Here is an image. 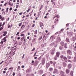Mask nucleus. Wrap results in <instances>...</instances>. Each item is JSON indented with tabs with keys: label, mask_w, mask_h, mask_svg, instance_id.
I'll return each instance as SVG.
<instances>
[{
	"label": "nucleus",
	"mask_w": 76,
	"mask_h": 76,
	"mask_svg": "<svg viewBox=\"0 0 76 76\" xmlns=\"http://www.w3.org/2000/svg\"><path fill=\"white\" fill-rule=\"evenodd\" d=\"M67 35H69L70 37L71 36H73V32H70L69 33L68 32H67Z\"/></svg>",
	"instance_id": "nucleus-1"
},
{
	"label": "nucleus",
	"mask_w": 76,
	"mask_h": 76,
	"mask_svg": "<svg viewBox=\"0 0 76 76\" xmlns=\"http://www.w3.org/2000/svg\"><path fill=\"white\" fill-rule=\"evenodd\" d=\"M55 38H56V37L54 36H53L51 37L50 38V40H51V41H53Z\"/></svg>",
	"instance_id": "nucleus-2"
},
{
	"label": "nucleus",
	"mask_w": 76,
	"mask_h": 76,
	"mask_svg": "<svg viewBox=\"0 0 76 76\" xmlns=\"http://www.w3.org/2000/svg\"><path fill=\"white\" fill-rule=\"evenodd\" d=\"M61 41V39H60V37H57V39H56V42L57 43L58 42H59Z\"/></svg>",
	"instance_id": "nucleus-3"
},
{
	"label": "nucleus",
	"mask_w": 76,
	"mask_h": 76,
	"mask_svg": "<svg viewBox=\"0 0 76 76\" xmlns=\"http://www.w3.org/2000/svg\"><path fill=\"white\" fill-rule=\"evenodd\" d=\"M68 69H71L72 67V65L71 64H69L68 65Z\"/></svg>",
	"instance_id": "nucleus-4"
},
{
	"label": "nucleus",
	"mask_w": 76,
	"mask_h": 76,
	"mask_svg": "<svg viewBox=\"0 0 76 76\" xmlns=\"http://www.w3.org/2000/svg\"><path fill=\"white\" fill-rule=\"evenodd\" d=\"M68 54H70V55H72V51L71 50H69L67 51Z\"/></svg>",
	"instance_id": "nucleus-5"
},
{
	"label": "nucleus",
	"mask_w": 76,
	"mask_h": 76,
	"mask_svg": "<svg viewBox=\"0 0 76 76\" xmlns=\"http://www.w3.org/2000/svg\"><path fill=\"white\" fill-rule=\"evenodd\" d=\"M58 72V70L56 69H55L53 71V73L54 74H55V73H57Z\"/></svg>",
	"instance_id": "nucleus-6"
},
{
	"label": "nucleus",
	"mask_w": 76,
	"mask_h": 76,
	"mask_svg": "<svg viewBox=\"0 0 76 76\" xmlns=\"http://www.w3.org/2000/svg\"><path fill=\"white\" fill-rule=\"evenodd\" d=\"M10 54H11V56H13L15 54V52L13 53L12 51L10 52L9 53V55H10Z\"/></svg>",
	"instance_id": "nucleus-7"
},
{
	"label": "nucleus",
	"mask_w": 76,
	"mask_h": 76,
	"mask_svg": "<svg viewBox=\"0 0 76 76\" xmlns=\"http://www.w3.org/2000/svg\"><path fill=\"white\" fill-rule=\"evenodd\" d=\"M56 56L58 57L59 56H60V52H57L56 53Z\"/></svg>",
	"instance_id": "nucleus-8"
},
{
	"label": "nucleus",
	"mask_w": 76,
	"mask_h": 76,
	"mask_svg": "<svg viewBox=\"0 0 76 76\" xmlns=\"http://www.w3.org/2000/svg\"><path fill=\"white\" fill-rule=\"evenodd\" d=\"M69 72H70V70H69V69H67L66 70V73L67 74H68V73H69Z\"/></svg>",
	"instance_id": "nucleus-9"
},
{
	"label": "nucleus",
	"mask_w": 76,
	"mask_h": 76,
	"mask_svg": "<svg viewBox=\"0 0 76 76\" xmlns=\"http://www.w3.org/2000/svg\"><path fill=\"white\" fill-rule=\"evenodd\" d=\"M63 65L64 67H66L67 66V64L65 63L64 62L63 63Z\"/></svg>",
	"instance_id": "nucleus-10"
},
{
	"label": "nucleus",
	"mask_w": 76,
	"mask_h": 76,
	"mask_svg": "<svg viewBox=\"0 0 76 76\" xmlns=\"http://www.w3.org/2000/svg\"><path fill=\"white\" fill-rule=\"evenodd\" d=\"M53 70V68H50L49 69V71H50V72H52Z\"/></svg>",
	"instance_id": "nucleus-11"
},
{
	"label": "nucleus",
	"mask_w": 76,
	"mask_h": 76,
	"mask_svg": "<svg viewBox=\"0 0 76 76\" xmlns=\"http://www.w3.org/2000/svg\"><path fill=\"white\" fill-rule=\"evenodd\" d=\"M44 73V72H43V71L42 70H40L39 71V73L40 74H42V73Z\"/></svg>",
	"instance_id": "nucleus-12"
},
{
	"label": "nucleus",
	"mask_w": 76,
	"mask_h": 76,
	"mask_svg": "<svg viewBox=\"0 0 76 76\" xmlns=\"http://www.w3.org/2000/svg\"><path fill=\"white\" fill-rule=\"evenodd\" d=\"M73 72L72 71H71L70 72V75L71 76H73Z\"/></svg>",
	"instance_id": "nucleus-13"
},
{
	"label": "nucleus",
	"mask_w": 76,
	"mask_h": 76,
	"mask_svg": "<svg viewBox=\"0 0 76 76\" xmlns=\"http://www.w3.org/2000/svg\"><path fill=\"white\" fill-rule=\"evenodd\" d=\"M60 74L62 75H64V72H63V71H61L60 72Z\"/></svg>",
	"instance_id": "nucleus-14"
},
{
	"label": "nucleus",
	"mask_w": 76,
	"mask_h": 76,
	"mask_svg": "<svg viewBox=\"0 0 76 76\" xmlns=\"http://www.w3.org/2000/svg\"><path fill=\"white\" fill-rule=\"evenodd\" d=\"M61 44L62 46H64V42H61Z\"/></svg>",
	"instance_id": "nucleus-15"
},
{
	"label": "nucleus",
	"mask_w": 76,
	"mask_h": 76,
	"mask_svg": "<svg viewBox=\"0 0 76 76\" xmlns=\"http://www.w3.org/2000/svg\"><path fill=\"white\" fill-rule=\"evenodd\" d=\"M55 45V43H54V42H53V43H51L50 45V46H53V45Z\"/></svg>",
	"instance_id": "nucleus-16"
},
{
	"label": "nucleus",
	"mask_w": 76,
	"mask_h": 76,
	"mask_svg": "<svg viewBox=\"0 0 76 76\" xmlns=\"http://www.w3.org/2000/svg\"><path fill=\"white\" fill-rule=\"evenodd\" d=\"M50 64L49 63H47L46 64V67H47V68H48V67L50 66Z\"/></svg>",
	"instance_id": "nucleus-17"
},
{
	"label": "nucleus",
	"mask_w": 76,
	"mask_h": 76,
	"mask_svg": "<svg viewBox=\"0 0 76 76\" xmlns=\"http://www.w3.org/2000/svg\"><path fill=\"white\" fill-rule=\"evenodd\" d=\"M57 17L58 18H60V16L58 15H57V16H55L54 17L53 19H54L55 18H57Z\"/></svg>",
	"instance_id": "nucleus-18"
},
{
	"label": "nucleus",
	"mask_w": 76,
	"mask_h": 76,
	"mask_svg": "<svg viewBox=\"0 0 76 76\" xmlns=\"http://www.w3.org/2000/svg\"><path fill=\"white\" fill-rule=\"evenodd\" d=\"M40 27H42L43 26H44V24H43V23H41L40 24Z\"/></svg>",
	"instance_id": "nucleus-19"
},
{
	"label": "nucleus",
	"mask_w": 76,
	"mask_h": 76,
	"mask_svg": "<svg viewBox=\"0 0 76 76\" xmlns=\"http://www.w3.org/2000/svg\"><path fill=\"white\" fill-rule=\"evenodd\" d=\"M20 70V66H18L17 70H18V71H19V70Z\"/></svg>",
	"instance_id": "nucleus-20"
},
{
	"label": "nucleus",
	"mask_w": 76,
	"mask_h": 76,
	"mask_svg": "<svg viewBox=\"0 0 76 76\" xmlns=\"http://www.w3.org/2000/svg\"><path fill=\"white\" fill-rule=\"evenodd\" d=\"M63 59L64 60H66L67 59V58L65 56L63 58Z\"/></svg>",
	"instance_id": "nucleus-21"
},
{
	"label": "nucleus",
	"mask_w": 76,
	"mask_h": 76,
	"mask_svg": "<svg viewBox=\"0 0 76 76\" xmlns=\"http://www.w3.org/2000/svg\"><path fill=\"white\" fill-rule=\"evenodd\" d=\"M64 31V29L62 28L61 30V31H59V33H61L63 31Z\"/></svg>",
	"instance_id": "nucleus-22"
},
{
	"label": "nucleus",
	"mask_w": 76,
	"mask_h": 76,
	"mask_svg": "<svg viewBox=\"0 0 76 76\" xmlns=\"http://www.w3.org/2000/svg\"><path fill=\"white\" fill-rule=\"evenodd\" d=\"M57 56H56L54 58V60H57Z\"/></svg>",
	"instance_id": "nucleus-23"
},
{
	"label": "nucleus",
	"mask_w": 76,
	"mask_h": 76,
	"mask_svg": "<svg viewBox=\"0 0 76 76\" xmlns=\"http://www.w3.org/2000/svg\"><path fill=\"white\" fill-rule=\"evenodd\" d=\"M51 54H54V51H52L51 52Z\"/></svg>",
	"instance_id": "nucleus-24"
},
{
	"label": "nucleus",
	"mask_w": 76,
	"mask_h": 76,
	"mask_svg": "<svg viewBox=\"0 0 76 76\" xmlns=\"http://www.w3.org/2000/svg\"><path fill=\"white\" fill-rule=\"evenodd\" d=\"M8 10H9V8H7L6 9V13L8 12Z\"/></svg>",
	"instance_id": "nucleus-25"
},
{
	"label": "nucleus",
	"mask_w": 76,
	"mask_h": 76,
	"mask_svg": "<svg viewBox=\"0 0 76 76\" xmlns=\"http://www.w3.org/2000/svg\"><path fill=\"white\" fill-rule=\"evenodd\" d=\"M44 63H45V61H42V64H44Z\"/></svg>",
	"instance_id": "nucleus-26"
},
{
	"label": "nucleus",
	"mask_w": 76,
	"mask_h": 76,
	"mask_svg": "<svg viewBox=\"0 0 76 76\" xmlns=\"http://www.w3.org/2000/svg\"><path fill=\"white\" fill-rule=\"evenodd\" d=\"M43 7V6H42V5H41L40 8V9L39 10V11L41 10L42 9V8Z\"/></svg>",
	"instance_id": "nucleus-27"
},
{
	"label": "nucleus",
	"mask_w": 76,
	"mask_h": 76,
	"mask_svg": "<svg viewBox=\"0 0 76 76\" xmlns=\"http://www.w3.org/2000/svg\"><path fill=\"white\" fill-rule=\"evenodd\" d=\"M12 24H11V25H9L8 28H12Z\"/></svg>",
	"instance_id": "nucleus-28"
},
{
	"label": "nucleus",
	"mask_w": 76,
	"mask_h": 76,
	"mask_svg": "<svg viewBox=\"0 0 76 76\" xmlns=\"http://www.w3.org/2000/svg\"><path fill=\"white\" fill-rule=\"evenodd\" d=\"M67 57H68V59H70V58H72V57H71V56H67Z\"/></svg>",
	"instance_id": "nucleus-29"
},
{
	"label": "nucleus",
	"mask_w": 76,
	"mask_h": 76,
	"mask_svg": "<svg viewBox=\"0 0 76 76\" xmlns=\"http://www.w3.org/2000/svg\"><path fill=\"white\" fill-rule=\"evenodd\" d=\"M41 13V11L39 12H38V16H39V15H40Z\"/></svg>",
	"instance_id": "nucleus-30"
},
{
	"label": "nucleus",
	"mask_w": 76,
	"mask_h": 76,
	"mask_svg": "<svg viewBox=\"0 0 76 76\" xmlns=\"http://www.w3.org/2000/svg\"><path fill=\"white\" fill-rule=\"evenodd\" d=\"M32 76V75H31V74H27L26 75V76Z\"/></svg>",
	"instance_id": "nucleus-31"
},
{
	"label": "nucleus",
	"mask_w": 76,
	"mask_h": 76,
	"mask_svg": "<svg viewBox=\"0 0 76 76\" xmlns=\"http://www.w3.org/2000/svg\"><path fill=\"white\" fill-rule=\"evenodd\" d=\"M34 33L35 34L37 35V30L35 31Z\"/></svg>",
	"instance_id": "nucleus-32"
},
{
	"label": "nucleus",
	"mask_w": 76,
	"mask_h": 76,
	"mask_svg": "<svg viewBox=\"0 0 76 76\" xmlns=\"http://www.w3.org/2000/svg\"><path fill=\"white\" fill-rule=\"evenodd\" d=\"M19 45H21V44H22V42H19Z\"/></svg>",
	"instance_id": "nucleus-33"
},
{
	"label": "nucleus",
	"mask_w": 76,
	"mask_h": 76,
	"mask_svg": "<svg viewBox=\"0 0 76 76\" xmlns=\"http://www.w3.org/2000/svg\"><path fill=\"white\" fill-rule=\"evenodd\" d=\"M42 61H45V58H42Z\"/></svg>",
	"instance_id": "nucleus-34"
},
{
	"label": "nucleus",
	"mask_w": 76,
	"mask_h": 76,
	"mask_svg": "<svg viewBox=\"0 0 76 76\" xmlns=\"http://www.w3.org/2000/svg\"><path fill=\"white\" fill-rule=\"evenodd\" d=\"M24 39V40H23L24 41H26V39H25V37H23L21 38V39Z\"/></svg>",
	"instance_id": "nucleus-35"
},
{
	"label": "nucleus",
	"mask_w": 76,
	"mask_h": 76,
	"mask_svg": "<svg viewBox=\"0 0 76 76\" xmlns=\"http://www.w3.org/2000/svg\"><path fill=\"white\" fill-rule=\"evenodd\" d=\"M46 36V38H47V37H48V35H50V34L49 33H48L47 35H46V34H45Z\"/></svg>",
	"instance_id": "nucleus-36"
},
{
	"label": "nucleus",
	"mask_w": 76,
	"mask_h": 76,
	"mask_svg": "<svg viewBox=\"0 0 76 76\" xmlns=\"http://www.w3.org/2000/svg\"><path fill=\"white\" fill-rule=\"evenodd\" d=\"M22 23H20L19 24V26H21V25H22Z\"/></svg>",
	"instance_id": "nucleus-37"
},
{
	"label": "nucleus",
	"mask_w": 76,
	"mask_h": 76,
	"mask_svg": "<svg viewBox=\"0 0 76 76\" xmlns=\"http://www.w3.org/2000/svg\"><path fill=\"white\" fill-rule=\"evenodd\" d=\"M64 47L65 48H67V45L65 44L64 46Z\"/></svg>",
	"instance_id": "nucleus-38"
},
{
	"label": "nucleus",
	"mask_w": 76,
	"mask_h": 76,
	"mask_svg": "<svg viewBox=\"0 0 76 76\" xmlns=\"http://www.w3.org/2000/svg\"><path fill=\"white\" fill-rule=\"evenodd\" d=\"M37 52H36V53H35L34 54V55L35 57L36 56H37V55H36V54H37Z\"/></svg>",
	"instance_id": "nucleus-39"
},
{
	"label": "nucleus",
	"mask_w": 76,
	"mask_h": 76,
	"mask_svg": "<svg viewBox=\"0 0 76 76\" xmlns=\"http://www.w3.org/2000/svg\"><path fill=\"white\" fill-rule=\"evenodd\" d=\"M9 5H10V6H13V3L11 4L10 3Z\"/></svg>",
	"instance_id": "nucleus-40"
},
{
	"label": "nucleus",
	"mask_w": 76,
	"mask_h": 76,
	"mask_svg": "<svg viewBox=\"0 0 76 76\" xmlns=\"http://www.w3.org/2000/svg\"><path fill=\"white\" fill-rule=\"evenodd\" d=\"M2 29H3V27H1L0 28V31H1L2 30Z\"/></svg>",
	"instance_id": "nucleus-41"
},
{
	"label": "nucleus",
	"mask_w": 76,
	"mask_h": 76,
	"mask_svg": "<svg viewBox=\"0 0 76 76\" xmlns=\"http://www.w3.org/2000/svg\"><path fill=\"white\" fill-rule=\"evenodd\" d=\"M59 49H60L61 50L63 49V47H62L60 46L59 47Z\"/></svg>",
	"instance_id": "nucleus-42"
},
{
	"label": "nucleus",
	"mask_w": 76,
	"mask_h": 76,
	"mask_svg": "<svg viewBox=\"0 0 76 76\" xmlns=\"http://www.w3.org/2000/svg\"><path fill=\"white\" fill-rule=\"evenodd\" d=\"M14 46H16L17 45H18V43H17L15 44L14 45Z\"/></svg>",
	"instance_id": "nucleus-43"
},
{
	"label": "nucleus",
	"mask_w": 76,
	"mask_h": 76,
	"mask_svg": "<svg viewBox=\"0 0 76 76\" xmlns=\"http://www.w3.org/2000/svg\"><path fill=\"white\" fill-rule=\"evenodd\" d=\"M24 56H25V54H23L22 57V59H23L24 58Z\"/></svg>",
	"instance_id": "nucleus-44"
},
{
	"label": "nucleus",
	"mask_w": 76,
	"mask_h": 76,
	"mask_svg": "<svg viewBox=\"0 0 76 76\" xmlns=\"http://www.w3.org/2000/svg\"><path fill=\"white\" fill-rule=\"evenodd\" d=\"M66 41L67 42H69V39H66Z\"/></svg>",
	"instance_id": "nucleus-45"
},
{
	"label": "nucleus",
	"mask_w": 76,
	"mask_h": 76,
	"mask_svg": "<svg viewBox=\"0 0 76 76\" xmlns=\"http://www.w3.org/2000/svg\"><path fill=\"white\" fill-rule=\"evenodd\" d=\"M3 40L4 41V42H6L7 40H6V39H4V38L3 39Z\"/></svg>",
	"instance_id": "nucleus-46"
},
{
	"label": "nucleus",
	"mask_w": 76,
	"mask_h": 76,
	"mask_svg": "<svg viewBox=\"0 0 76 76\" xmlns=\"http://www.w3.org/2000/svg\"><path fill=\"white\" fill-rule=\"evenodd\" d=\"M64 57V56L63 55H61L60 57L61 58H63Z\"/></svg>",
	"instance_id": "nucleus-47"
},
{
	"label": "nucleus",
	"mask_w": 76,
	"mask_h": 76,
	"mask_svg": "<svg viewBox=\"0 0 76 76\" xmlns=\"http://www.w3.org/2000/svg\"><path fill=\"white\" fill-rule=\"evenodd\" d=\"M42 39V36L40 37L39 38V40H41Z\"/></svg>",
	"instance_id": "nucleus-48"
},
{
	"label": "nucleus",
	"mask_w": 76,
	"mask_h": 76,
	"mask_svg": "<svg viewBox=\"0 0 76 76\" xmlns=\"http://www.w3.org/2000/svg\"><path fill=\"white\" fill-rule=\"evenodd\" d=\"M35 50V48H34L33 49L31 50V51H34V50Z\"/></svg>",
	"instance_id": "nucleus-49"
},
{
	"label": "nucleus",
	"mask_w": 76,
	"mask_h": 76,
	"mask_svg": "<svg viewBox=\"0 0 76 76\" xmlns=\"http://www.w3.org/2000/svg\"><path fill=\"white\" fill-rule=\"evenodd\" d=\"M3 41H2L1 42V45H2V44H3Z\"/></svg>",
	"instance_id": "nucleus-50"
},
{
	"label": "nucleus",
	"mask_w": 76,
	"mask_h": 76,
	"mask_svg": "<svg viewBox=\"0 0 76 76\" xmlns=\"http://www.w3.org/2000/svg\"><path fill=\"white\" fill-rule=\"evenodd\" d=\"M2 19V16L1 15H0V19Z\"/></svg>",
	"instance_id": "nucleus-51"
},
{
	"label": "nucleus",
	"mask_w": 76,
	"mask_h": 76,
	"mask_svg": "<svg viewBox=\"0 0 76 76\" xmlns=\"http://www.w3.org/2000/svg\"><path fill=\"white\" fill-rule=\"evenodd\" d=\"M24 34H22L20 35L21 37H23V36H24Z\"/></svg>",
	"instance_id": "nucleus-52"
},
{
	"label": "nucleus",
	"mask_w": 76,
	"mask_h": 76,
	"mask_svg": "<svg viewBox=\"0 0 76 76\" xmlns=\"http://www.w3.org/2000/svg\"><path fill=\"white\" fill-rule=\"evenodd\" d=\"M29 10H30V9H29L27 11V13H28V12H29Z\"/></svg>",
	"instance_id": "nucleus-53"
},
{
	"label": "nucleus",
	"mask_w": 76,
	"mask_h": 76,
	"mask_svg": "<svg viewBox=\"0 0 76 76\" xmlns=\"http://www.w3.org/2000/svg\"><path fill=\"white\" fill-rule=\"evenodd\" d=\"M4 62V61H1L0 63V64H1L3 63Z\"/></svg>",
	"instance_id": "nucleus-54"
},
{
	"label": "nucleus",
	"mask_w": 76,
	"mask_h": 76,
	"mask_svg": "<svg viewBox=\"0 0 76 76\" xmlns=\"http://www.w3.org/2000/svg\"><path fill=\"white\" fill-rule=\"evenodd\" d=\"M8 73H9V71H8L7 73H6V76H7V75H8Z\"/></svg>",
	"instance_id": "nucleus-55"
},
{
	"label": "nucleus",
	"mask_w": 76,
	"mask_h": 76,
	"mask_svg": "<svg viewBox=\"0 0 76 76\" xmlns=\"http://www.w3.org/2000/svg\"><path fill=\"white\" fill-rule=\"evenodd\" d=\"M74 60L76 61V56H75L74 57Z\"/></svg>",
	"instance_id": "nucleus-56"
},
{
	"label": "nucleus",
	"mask_w": 76,
	"mask_h": 76,
	"mask_svg": "<svg viewBox=\"0 0 76 76\" xmlns=\"http://www.w3.org/2000/svg\"><path fill=\"white\" fill-rule=\"evenodd\" d=\"M13 47H12L11 49H10V50H13Z\"/></svg>",
	"instance_id": "nucleus-57"
},
{
	"label": "nucleus",
	"mask_w": 76,
	"mask_h": 76,
	"mask_svg": "<svg viewBox=\"0 0 76 76\" xmlns=\"http://www.w3.org/2000/svg\"><path fill=\"white\" fill-rule=\"evenodd\" d=\"M4 14H5V12H4V11L3 12H2V15H4Z\"/></svg>",
	"instance_id": "nucleus-58"
},
{
	"label": "nucleus",
	"mask_w": 76,
	"mask_h": 76,
	"mask_svg": "<svg viewBox=\"0 0 76 76\" xmlns=\"http://www.w3.org/2000/svg\"><path fill=\"white\" fill-rule=\"evenodd\" d=\"M4 34H7V31H4Z\"/></svg>",
	"instance_id": "nucleus-59"
},
{
	"label": "nucleus",
	"mask_w": 76,
	"mask_h": 76,
	"mask_svg": "<svg viewBox=\"0 0 76 76\" xmlns=\"http://www.w3.org/2000/svg\"><path fill=\"white\" fill-rule=\"evenodd\" d=\"M12 10V8H11L10 9V11Z\"/></svg>",
	"instance_id": "nucleus-60"
},
{
	"label": "nucleus",
	"mask_w": 76,
	"mask_h": 76,
	"mask_svg": "<svg viewBox=\"0 0 76 76\" xmlns=\"http://www.w3.org/2000/svg\"><path fill=\"white\" fill-rule=\"evenodd\" d=\"M66 27H68L69 26V24H67L66 25Z\"/></svg>",
	"instance_id": "nucleus-61"
},
{
	"label": "nucleus",
	"mask_w": 76,
	"mask_h": 76,
	"mask_svg": "<svg viewBox=\"0 0 76 76\" xmlns=\"http://www.w3.org/2000/svg\"><path fill=\"white\" fill-rule=\"evenodd\" d=\"M50 64H52L53 63V61H50Z\"/></svg>",
	"instance_id": "nucleus-62"
},
{
	"label": "nucleus",
	"mask_w": 76,
	"mask_h": 76,
	"mask_svg": "<svg viewBox=\"0 0 76 76\" xmlns=\"http://www.w3.org/2000/svg\"><path fill=\"white\" fill-rule=\"evenodd\" d=\"M1 20H4V17L2 18H1Z\"/></svg>",
	"instance_id": "nucleus-63"
},
{
	"label": "nucleus",
	"mask_w": 76,
	"mask_h": 76,
	"mask_svg": "<svg viewBox=\"0 0 76 76\" xmlns=\"http://www.w3.org/2000/svg\"><path fill=\"white\" fill-rule=\"evenodd\" d=\"M16 8H18L19 7V6L18 5H16Z\"/></svg>",
	"instance_id": "nucleus-64"
}]
</instances>
